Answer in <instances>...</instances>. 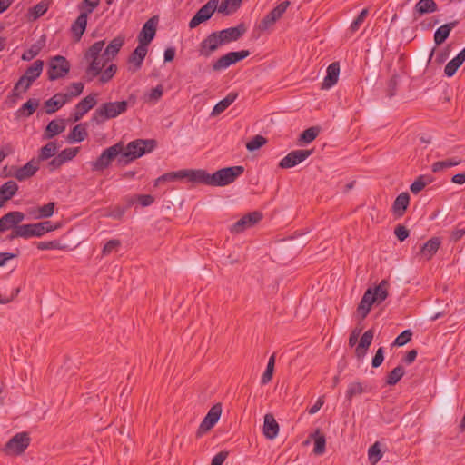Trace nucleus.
I'll return each instance as SVG.
<instances>
[{
	"instance_id": "473e14b6",
	"label": "nucleus",
	"mask_w": 465,
	"mask_h": 465,
	"mask_svg": "<svg viewBox=\"0 0 465 465\" xmlns=\"http://www.w3.org/2000/svg\"><path fill=\"white\" fill-rule=\"evenodd\" d=\"M279 432V424L274 419L273 415L267 413L264 416L263 434L268 440H273L277 437Z\"/></svg>"
},
{
	"instance_id": "412c9836",
	"label": "nucleus",
	"mask_w": 465,
	"mask_h": 465,
	"mask_svg": "<svg viewBox=\"0 0 465 465\" xmlns=\"http://www.w3.org/2000/svg\"><path fill=\"white\" fill-rule=\"evenodd\" d=\"M124 36L118 35L110 41L108 45L105 47L104 52L102 53V58L104 62H110L114 60L118 54L120 49L124 44Z\"/></svg>"
},
{
	"instance_id": "a211bd4d",
	"label": "nucleus",
	"mask_w": 465,
	"mask_h": 465,
	"mask_svg": "<svg viewBox=\"0 0 465 465\" xmlns=\"http://www.w3.org/2000/svg\"><path fill=\"white\" fill-rule=\"evenodd\" d=\"M38 170L39 163L33 158L22 167H12L9 175L22 182L34 176Z\"/></svg>"
},
{
	"instance_id": "7c9ffc66",
	"label": "nucleus",
	"mask_w": 465,
	"mask_h": 465,
	"mask_svg": "<svg viewBox=\"0 0 465 465\" xmlns=\"http://www.w3.org/2000/svg\"><path fill=\"white\" fill-rule=\"evenodd\" d=\"M340 64L338 62L331 63L327 67V74L323 79L322 89H330L336 84L339 79Z\"/></svg>"
},
{
	"instance_id": "cd10ccee",
	"label": "nucleus",
	"mask_w": 465,
	"mask_h": 465,
	"mask_svg": "<svg viewBox=\"0 0 465 465\" xmlns=\"http://www.w3.org/2000/svg\"><path fill=\"white\" fill-rule=\"evenodd\" d=\"M147 52V46L138 44L137 47L131 53L128 57V63L134 65V72L142 67Z\"/></svg>"
},
{
	"instance_id": "c756f323",
	"label": "nucleus",
	"mask_w": 465,
	"mask_h": 465,
	"mask_svg": "<svg viewBox=\"0 0 465 465\" xmlns=\"http://www.w3.org/2000/svg\"><path fill=\"white\" fill-rule=\"evenodd\" d=\"M371 288L367 289L364 292L360 303L357 307V313L360 316L361 320H363L367 317L371 308V305L375 302V299L371 297Z\"/></svg>"
},
{
	"instance_id": "bb28decb",
	"label": "nucleus",
	"mask_w": 465,
	"mask_h": 465,
	"mask_svg": "<svg viewBox=\"0 0 465 465\" xmlns=\"http://www.w3.org/2000/svg\"><path fill=\"white\" fill-rule=\"evenodd\" d=\"M39 104H40L39 99H36V98L28 99L15 113V119L30 117L36 111Z\"/></svg>"
},
{
	"instance_id": "0eeeda50",
	"label": "nucleus",
	"mask_w": 465,
	"mask_h": 465,
	"mask_svg": "<svg viewBox=\"0 0 465 465\" xmlns=\"http://www.w3.org/2000/svg\"><path fill=\"white\" fill-rule=\"evenodd\" d=\"M250 54L251 53L249 50L229 52L213 62L212 64V69L214 72L225 70L231 65L242 61Z\"/></svg>"
},
{
	"instance_id": "7ed1b4c3",
	"label": "nucleus",
	"mask_w": 465,
	"mask_h": 465,
	"mask_svg": "<svg viewBox=\"0 0 465 465\" xmlns=\"http://www.w3.org/2000/svg\"><path fill=\"white\" fill-rule=\"evenodd\" d=\"M104 40L96 41L84 53V59L89 62L85 69L84 78L87 82L93 81L101 73L108 62L102 58V51L104 47Z\"/></svg>"
},
{
	"instance_id": "49530a36",
	"label": "nucleus",
	"mask_w": 465,
	"mask_h": 465,
	"mask_svg": "<svg viewBox=\"0 0 465 465\" xmlns=\"http://www.w3.org/2000/svg\"><path fill=\"white\" fill-rule=\"evenodd\" d=\"M461 163V160L459 158H449L443 161L435 162L432 166V172L438 173L441 172L444 169L450 168L456 165H459Z\"/></svg>"
},
{
	"instance_id": "c9c22d12",
	"label": "nucleus",
	"mask_w": 465,
	"mask_h": 465,
	"mask_svg": "<svg viewBox=\"0 0 465 465\" xmlns=\"http://www.w3.org/2000/svg\"><path fill=\"white\" fill-rule=\"evenodd\" d=\"M88 136L86 124H79L73 127L67 136L68 143H81Z\"/></svg>"
},
{
	"instance_id": "8fccbe9b",
	"label": "nucleus",
	"mask_w": 465,
	"mask_h": 465,
	"mask_svg": "<svg viewBox=\"0 0 465 465\" xmlns=\"http://www.w3.org/2000/svg\"><path fill=\"white\" fill-rule=\"evenodd\" d=\"M163 94V87L162 84H158L151 89L150 93L144 94L143 100L145 103L155 104L162 98Z\"/></svg>"
},
{
	"instance_id": "9d476101",
	"label": "nucleus",
	"mask_w": 465,
	"mask_h": 465,
	"mask_svg": "<svg viewBox=\"0 0 465 465\" xmlns=\"http://www.w3.org/2000/svg\"><path fill=\"white\" fill-rule=\"evenodd\" d=\"M29 444L30 437L27 432L16 433L5 443L4 451L8 455H20Z\"/></svg>"
},
{
	"instance_id": "052dcab7",
	"label": "nucleus",
	"mask_w": 465,
	"mask_h": 465,
	"mask_svg": "<svg viewBox=\"0 0 465 465\" xmlns=\"http://www.w3.org/2000/svg\"><path fill=\"white\" fill-rule=\"evenodd\" d=\"M368 14H369V11L367 8H364L360 12V14L357 15V17L352 21V23L350 25V31L351 33H355L360 29L361 25L365 21Z\"/></svg>"
},
{
	"instance_id": "e2e57ef3",
	"label": "nucleus",
	"mask_w": 465,
	"mask_h": 465,
	"mask_svg": "<svg viewBox=\"0 0 465 465\" xmlns=\"http://www.w3.org/2000/svg\"><path fill=\"white\" fill-rule=\"evenodd\" d=\"M412 337V331L410 329L403 331L401 334H399L394 341L392 342V346L401 347L407 344Z\"/></svg>"
},
{
	"instance_id": "de8ad7c7",
	"label": "nucleus",
	"mask_w": 465,
	"mask_h": 465,
	"mask_svg": "<svg viewBox=\"0 0 465 465\" xmlns=\"http://www.w3.org/2000/svg\"><path fill=\"white\" fill-rule=\"evenodd\" d=\"M383 456L381 450V443L379 441L374 442L368 450V458L372 465L379 462Z\"/></svg>"
},
{
	"instance_id": "6ab92c4d",
	"label": "nucleus",
	"mask_w": 465,
	"mask_h": 465,
	"mask_svg": "<svg viewBox=\"0 0 465 465\" xmlns=\"http://www.w3.org/2000/svg\"><path fill=\"white\" fill-rule=\"evenodd\" d=\"M247 31V27L244 23H240L236 26L229 27L220 31H216L223 45L229 44L239 40Z\"/></svg>"
},
{
	"instance_id": "f3484780",
	"label": "nucleus",
	"mask_w": 465,
	"mask_h": 465,
	"mask_svg": "<svg viewBox=\"0 0 465 465\" xmlns=\"http://www.w3.org/2000/svg\"><path fill=\"white\" fill-rule=\"evenodd\" d=\"M222 414V404L216 403L214 404L207 412L206 416L203 418L201 422L197 434L200 436L203 433L210 430L214 425L218 422Z\"/></svg>"
},
{
	"instance_id": "3c124183",
	"label": "nucleus",
	"mask_w": 465,
	"mask_h": 465,
	"mask_svg": "<svg viewBox=\"0 0 465 465\" xmlns=\"http://www.w3.org/2000/svg\"><path fill=\"white\" fill-rule=\"evenodd\" d=\"M363 392L364 389L362 387V384L359 381H354L348 385L345 397L346 400L351 403L353 397L361 395Z\"/></svg>"
},
{
	"instance_id": "2eb2a0df",
	"label": "nucleus",
	"mask_w": 465,
	"mask_h": 465,
	"mask_svg": "<svg viewBox=\"0 0 465 465\" xmlns=\"http://www.w3.org/2000/svg\"><path fill=\"white\" fill-rule=\"evenodd\" d=\"M223 45L219 35L215 32L209 34L199 44L198 52L201 56L210 57L220 46Z\"/></svg>"
},
{
	"instance_id": "c03bdc74",
	"label": "nucleus",
	"mask_w": 465,
	"mask_h": 465,
	"mask_svg": "<svg viewBox=\"0 0 465 465\" xmlns=\"http://www.w3.org/2000/svg\"><path fill=\"white\" fill-rule=\"evenodd\" d=\"M388 282L386 280H382L379 285H377L374 289H371V294H372V298L375 299V302H383L387 296H388V292H387V286H388Z\"/></svg>"
},
{
	"instance_id": "72a5a7b5",
	"label": "nucleus",
	"mask_w": 465,
	"mask_h": 465,
	"mask_svg": "<svg viewBox=\"0 0 465 465\" xmlns=\"http://www.w3.org/2000/svg\"><path fill=\"white\" fill-rule=\"evenodd\" d=\"M410 204V195L404 192L400 193L393 202L392 212L395 216L401 217Z\"/></svg>"
},
{
	"instance_id": "13d9d810",
	"label": "nucleus",
	"mask_w": 465,
	"mask_h": 465,
	"mask_svg": "<svg viewBox=\"0 0 465 465\" xmlns=\"http://www.w3.org/2000/svg\"><path fill=\"white\" fill-rule=\"evenodd\" d=\"M277 18L272 14V13H268L262 20L261 22L259 23V25H257L258 29L261 31V32H264V31H267L269 30L276 22H277Z\"/></svg>"
},
{
	"instance_id": "a18cd8bd",
	"label": "nucleus",
	"mask_w": 465,
	"mask_h": 465,
	"mask_svg": "<svg viewBox=\"0 0 465 465\" xmlns=\"http://www.w3.org/2000/svg\"><path fill=\"white\" fill-rule=\"evenodd\" d=\"M405 374V370L402 365H398L391 370L386 377V384L390 386L396 385Z\"/></svg>"
},
{
	"instance_id": "f8f14e48",
	"label": "nucleus",
	"mask_w": 465,
	"mask_h": 465,
	"mask_svg": "<svg viewBox=\"0 0 465 465\" xmlns=\"http://www.w3.org/2000/svg\"><path fill=\"white\" fill-rule=\"evenodd\" d=\"M97 94H91L87 96H85L84 99H82L74 109V112L70 115V121L72 122H78L80 121L83 116L88 113L91 109H93L96 104Z\"/></svg>"
},
{
	"instance_id": "dca6fc26",
	"label": "nucleus",
	"mask_w": 465,
	"mask_h": 465,
	"mask_svg": "<svg viewBox=\"0 0 465 465\" xmlns=\"http://www.w3.org/2000/svg\"><path fill=\"white\" fill-rule=\"evenodd\" d=\"M157 24L158 16H153L143 24L137 37L138 44L148 47L155 36Z\"/></svg>"
},
{
	"instance_id": "774afa93",
	"label": "nucleus",
	"mask_w": 465,
	"mask_h": 465,
	"mask_svg": "<svg viewBox=\"0 0 465 465\" xmlns=\"http://www.w3.org/2000/svg\"><path fill=\"white\" fill-rule=\"evenodd\" d=\"M99 3L100 0H84L79 5V9L82 13H87L88 15L99 5Z\"/></svg>"
},
{
	"instance_id": "09e8293b",
	"label": "nucleus",
	"mask_w": 465,
	"mask_h": 465,
	"mask_svg": "<svg viewBox=\"0 0 465 465\" xmlns=\"http://www.w3.org/2000/svg\"><path fill=\"white\" fill-rule=\"evenodd\" d=\"M274 367H275V354L273 353L269 358L266 369L262 375L261 383L262 385L267 384L268 382H270L272 381V376H273Z\"/></svg>"
},
{
	"instance_id": "e433bc0d",
	"label": "nucleus",
	"mask_w": 465,
	"mask_h": 465,
	"mask_svg": "<svg viewBox=\"0 0 465 465\" xmlns=\"http://www.w3.org/2000/svg\"><path fill=\"white\" fill-rule=\"evenodd\" d=\"M437 10L438 5L434 0H419L414 6L413 14L414 15H418L420 16L425 14L436 12Z\"/></svg>"
},
{
	"instance_id": "9b49d317",
	"label": "nucleus",
	"mask_w": 465,
	"mask_h": 465,
	"mask_svg": "<svg viewBox=\"0 0 465 465\" xmlns=\"http://www.w3.org/2000/svg\"><path fill=\"white\" fill-rule=\"evenodd\" d=\"M219 0H209L193 16L189 22V28H196L200 24L208 21L217 9Z\"/></svg>"
},
{
	"instance_id": "69168bd1",
	"label": "nucleus",
	"mask_w": 465,
	"mask_h": 465,
	"mask_svg": "<svg viewBox=\"0 0 465 465\" xmlns=\"http://www.w3.org/2000/svg\"><path fill=\"white\" fill-rule=\"evenodd\" d=\"M121 246V241L118 239L109 240L104 246L102 250V254L104 256H107L114 252H117L118 248Z\"/></svg>"
},
{
	"instance_id": "393cba45",
	"label": "nucleus",
	"mask_w": 465,
	"mask_h": 465,
	"mask_svg": "<svg viewBox=\"0 0 465 465\" xmlns=\"http://www.w3.org/2000/svg\"><path fill=\"white\" fill-rule=\"evenodd\" d=\"M87 19V13L81 12L77 18L74 20V22L72 24L71 32L73 34L74 41L78 42L81 40L84 33L86 30Z\"/></svg>"
},
{
	"instance_id": "423d86ee",
	"label": "nucleus",
	"mask_w": 465,
	"mask_h": 465,
	"mask_svg": "<svg viewBox=\"0 0 465 465\" xmlns=\"http://www.w3.org/2000/svg\"><path fill=\"white\" fill-rule=\"evenodd\" d=\"M198 169H182L175 172L166 173L159 176L153 183L154 187L167 182H174L177 180L186 179L188 182L197 183Z\"/></svg>"
},
{
	"instance_id": "680f3d73",
	"label": "nucleus",
	"mask_w": 465,
	"mask_h": 465,
	"mask_svg": "<svg viewBox=\"0 0 465 465\" xmlns=\"http://www.w3.org/2000/svg\"><path fill=\"white\" fill-rule=\"evenodd\" d=\"M84 87V85L81 82L72 83L68 86V92L64 93V94H65L70 101L71 98L79 96L83 93Z\"/></svg>"
},
{
	"instance_id": "20e7f679",
	"label": "nucleus",
	"mask_w": 465,
	"mask_h": 465,
	"mask_svg": "<svg viewBox=\"0 0 465 465\" xmlns=\"http://www.w3.org/2000/svg\"><path fill=\"white\" fill-rule=\"evenodd\" d=\"M128 109L127 101L106 102L102 104L92 114L93 124H102L109 119L124 114Z\"/></svg>"
},
{
	"instance_id": "4468645a",
	"label": "nucleus",
	"mask_w": 465,
	"mask_h": 465,
	"mask_svg": "<svg viewBox=\"0 0 465 465\" xmlns=\"http://www.w3.org/2000/svg\"><path fill=\"white\" fill-rule=\"evenodd\" d=\"M262 217V213L259 211L248 213L232 225L231 232L232 233L242 232L259 223Z\"/></svg>"
},
{
	"instance_id": "ddd939ff",
	"label": "nucleus",
	"mask_w": 465,
	"mask_h": 465,
	"mask_svg": "<svg viewBox=\"0 0 465 465\" xmlns=\"http://www.w3.org/2000/svg\"><path fill=\"white\" fill-rule=\"evenodd\" d=\"M312 150L300 149L290 152L279 163L282 169L292 168L312 155Z\"/></svg>"
},
{
	"instance_id": "ea45409f",
	"label": "nucleus",
	"mask_w": 465,
	"mask_h": 465,
	"mask_svg": "<svg viewBox=\"0 0 465 465\" xmlns=\"http://www.w3.org/2000/svg\"><path fill=\"white\" fill-rule=\"evenodd\" d=\"M59 145L56 142H49L40 149L39 154L35 161L39 163L40 162L45 161L55 155Z\"/></svg>"
},
{
	"instance_id": "4d7b16f0",
	"label": "nucleus",
	"mask_w": 465,
	"mask_h": 465,
	"mask_svg": "<svg viewBox=\"0 0 465 465\" xmlns=\"http://www.w3.org/2000/svg\"><path fill=\"white\" fill-rule=\"evenodd\" d=\"M23 89L24 85H19L15 91V84L14 85L11 93L6 97V104H8L9 107L15 106L18 100L22 98Z\"/></svg>"
},
{
	"instance_id": "2f4dec72",
	"label": "nucleus",
	"mask_w": 465,
	"mask_h": 465,
	"mask_svg": "<svg viewBox=\"0 0 465 465\" xmlns=\"http://www.w3.org/2000/svg\"><path fill=\"white\" fill-rule=\"evenodd\" d=\"M17 191L18 184L15 181L9 180L3 183L0 186V208L5 202L12 199L16 194Z\"/></svg>"
},
{
	"instance_id": "5701e85b",
	"label": "nucleus",
	"mask_w": 465,
	"mask_h": 465,
	"mask_svg": "<svg viewBox=\"0 0 465 465\" xmlns=\"http://www.w3.org/2000/svg\"><path fill=\"white\" fill-rule=\"evenodd\" d=\"M36 237L34 223L20 224L15 227V231H12L5 238L7 241H13L15 238L30 239Z\"/></svg>"
},
{
	"instance_id": "b1692460",
	"label": "nucleus",
	"mask_w": 465,
	"mask_h": 465,
	"mask_svg": "<svg viewBox=\"0 0 465 465\" xmlns=\"http://www.w3.org/2000/svg\"><path fill=\"white\" fill-rule=\"evenodd\" d=\"M68 102L69 100L64 93H58L45 102V112L48 114H54Z\"/></svg>"
},
{
	"instance_id": "4be33fe9",
	"label": "nucleus",
	"mask_w": 465,
	"mask_h": 465,
	"mask_svg": "<svg viewBox=\"0 0 465 465\" xmlns=\"http://www.w3.org/2000/svg\"><path fill=\"white\" fill-rule=\"evenodd\" d=\"M66 128V120L57 118L50 121L44 131L45 139H53L54 136L63 133Z\"/></svg>"
},
{
	"instance_id": "864d4df0",
	"label": "nucleus",
	"mask_w": 465,
	"mask_h": 465,
	"mask_svg": "<svg viewBox=\"0 0 465 465\" xmlns=\"http://www.w3.org/2000/svg\"><path fill=\"white\" fill-rule=\"evenodd\" d=\"M35 244L36 245L37 249L41 251L64 250L66 248L65 245L62 244L58 240H53L49 242H35Z\"/></svg>"
},
{
	"instance_id": "f257e3e1",
	"label": "nucleus",
	"mask_w": 465,
	"mask_h": 465,
	"mask_svg": "<svg viewBox=\"0 0 465 465\" xmlns=\"http://www.w3.org/2000/svg\"><path fill=\"white\" fill-rule=\"evenodd\" d=\"M243 173L244 167L242 165L224 167L212 174L203 169H198L197 183L223 187L235 182Z\"/></svg>"
},
{
	"instance_id": "a878e982",
	"label": "nucleus",
	"mask_w": 465,
	"mask_h": 465,
	"mask_svg": "<svg viewBox=\"0 0 465 465\" xmlns=\"http://www.w3.org/2000/svg\"><path fill=\"white\" fill-rule=\"evenodd\" d=\"M440 244L441 239L440 237H432L420 247V254L429 261L436 254Z\"/></svg>"
},
{
	"instance_id": "6e6552de",
	"label": "nucleus",
	"mask_w": 465,
	"mask_h": 465,
	"mask_svg": "<svg viewBox=\"0 0 465 465\" xmlns=\"http://www.w3.org/2000/svg\"><path fill=\"white\" fill-rule=\"evenodd\" d=\"M69 61L62 55H55L52 57L48 63V79L54 81L64 77L70 71Z\"/></svg>"
},
{
	"instance_id": "6e6d98bb",
	"label": "nucleus",
	"mask_w": 465,
	"mask_h": 465,
	"mask_svg": "<svg viewBox=\"0 0 465 465\" xmlns=\"http://www.w3.org/2000/svg\"><path fill=\"white\" fill-rule=\"evenodd\" d=\"M267 143V139L262 135H255L247 143L246 148L249 152H254L260 149Z\"/></svg>"
},
{
	"instance_id": "c85d7f7f",
	"label": "nucleus",
	"mask_w": 465,
	"mask_h": 465,
	"mask_svg": "<svg viewBox=\"0 0 465 465\" xmlns=\"http://www.w3.org/2000/svg\"><path fill=\"white\" fill-rule=\"evenodd\" d=\"M459 24L458 20L444 24L438 27L434 33V42L436 45H440L449 37L451 30L455 28Z\"/></svg>"
},
{
	"instance_id": "1a4fd4ad",
	"label": "nucleus",
	"mask_w": 465,
	"mask_h": 465,
	"mask_svg": "<svg viewBox=\"0 0 465 465\" xmlns=\"http://www.w3.org/2000/svg\"><path fill=\"white\" fill-rule=\"evenodd\" d=\"M44 62L42 60H35L27 69L25 74L15 83V90L19 85H24L23 92H26L33 83L41 75L43 71Z\"/></svg>"
},
{
	"instance_id": "603ef678",
	"label": "nucleus",
	"mask_w": 465,
	"mask_h": 465,
	"mask_svg": "<svg viewBox=\"0 0 465 465\" xmlns=\"http://www.w3.org/2000/svg\"><path fill=\"white\" fill-rule=\"evenodd\" d=\"M320 128L312 126L304 130L299 137V141L303 143H312L319 134Z\"/></svg>"
},
{
	"instance_id": "aec40b11",
	"label": "nucleus",
	"mask_w": 465,
	"mask_h": 465,
	"mask_svg": "<svg viewBox=\"0 0 465 465\" xmlns=\"http://www.w3.org/2000/svg\"><path fill=\"white\" fill-rule=\"evenodd\" d=\"M25 218L24 213L19 211H12L0 218V232L7 230L15 231V227H18L19 223H22Z\"/></svg>"
},
{
	"instance_id": "79ce46f5",
	"label": "nucleus",
	"mask_w": 465,
	"mask_h": 465,
	"mask_svg": "<svg viewBox=\"0 0 465 465\" xmlns=\"http://www.w3.org/2000/svg\"><path fill=\"white\" fill-rule=\"evenodd\" d=\"M314 440L313 453L316 455H322L326 450V439L323 434L317 430L311 435Z\"/></svg>"
},
{
	"instance_id": "4c0bfd02",
	"label": "nucleus",
	"mask_w": 465,
	"mask_h": 465,
	"mask_svg": "<svg viewBox=\"0 0 465 465\" xmlns=\"http://www.w3.org/2000/svg\"><path fill=\"white\" fill-rule=\"evenodd\" d=\"M45 45V35H43L39 40L33 44L29 49L25 51L21 56L23 61H31L37 56Z\"/></svg>"
},
{
	"instance_id": "f03ea898",
	"label": "nucleus",
	"mask_w": 465,
	"mask_h": 465,
	"mask_svg": "<svg viewBox=\"0 0 465 465\" xmlns=\"http://www.w3.org/2000/svg\"><path fill=\"white\" fill-rule=\"evenodd\" d=\"M157 146L154 139H135L123 149L119 166H126L143 155L153 152Z\"/></svg>"
},
{
	"instance_id": "58836bf2",
	"label": "nucleus",
	"mask_w": 465,
	"mask_h": 465,
	"mask_svg": "<svg viewBox=\"0 0 465 465\" xmlns=\"http://www.w3.org/2000/svg\"><path fill=\"white\" fill-rule=\"evenodd\" d=\"M238 97V94L234 92L229 93L223 99L219 101L211 113V115H219L224 112Z\"/></svg>"
},
{
	"instance_id": "39448f33",
	"label": "nucleus",
	"mask_w": 465,
	"mask_h": 465,
	"mask_svg": "<svg viewBox=\"0 0 465 465\" xmlns=\"http://www.w3.org/2000/svg\"><path fill=\"white\" fill-rule=\"evenodd\" d=\"M123 149V142L116 143L104 149L100 156L94 162L91 163L92 170L94 172H103L107 169L114 160H117V164L119 165Z\"/></svg>"
},
{
	"instance_id": "a19ab883",
	"label": "nucleus",
	"mask_w": 465,
	"mask_h": 465,
	"mask_svg": "<svg viewBox=\"0 0 465 465\" xmlns=\"http://www.w3.org/2000/svg\"><path fill=\"white\" fill-rule=\"evenodd\" d=\"M433 182V178L430 175H420L411 184L410 190L413 194H418L421 192L428 184Z\"/></svg>"
},
{
	"instance_id": "37998d69",
	"label": "nucleus",
	"mask_w": 465,
	"mask_h": 465,
	"mask_svg": "<svg viewBox=\"0 0 465 465\" xmlns=\"http://www.w3.org/2000/svg\"><path fill=\"white\" fill-rule=\"evenodd\" d=\"M36 237L40 238L45 233L55 231L59 228V225L54 224L51 221H45L37 223H34Z\"/></svg>"
},
{
	"instance_id": "338daca9",
	"label": "nucleus",
	"mask_w": 465,
	"mask_h": 465,
	"mask_svg": "<svg viewBox=\"0 0 465 465\" xmlns=\"http://www.w3.org/2000/svg\"><path fill=\"white\" fill-rule=\"evenodd\" d=\"M374 331L370 329L366 331L360 339L359 345L361 349L368 350L373 340Z\"/></svg>"
},
{
	"instance_id": "0e129e2a",
	"label": "nucleus",
	"mask_w": 465,
	"mask_h": 465,
	"mask_svg": "<svg viewBox=\"0 0 465 465\" xmlns=\"http://www.w3.org/2000/svg\"><path fill=\"white\" fill-rule=\"evenodd\" d=\"M79 150V147L65 148L63 151H61L57 155L65 163L66 162L73 160L78 154Z\"/></svg>"
},
{
	"instance_id": "f704fd0d",
	"label": "nucleus",
	"mask_w": 465,
	"mask_h": 465,
	"mask_svg": "<svg viewBox=\"0 0 465 465\" xmlns=\"http://www.w3.org/2000/svg\"><path fill=\"white\" fill-rule=\"evenodd\" d=\"M465 61V47L444 68V74L448 77L453 76Z\"/></svg>"
},
{
	"instance_id": "bf43d9fd",
	"label": "nucleus",
	"mask_w": 465,
	"mask_h": 465,
	"mask_svg": "<svg viewBox=\"0 0 465 465\" xmlns=\"http://www.w3.org/2000/svg\"><path fill=\"white\" fill-rule=\"evenodd\" d=\"M116 72H117L116 64H110L104 71L102 70V73L99 74L100 75V78H99L100 83L101 84L108 83L114 76Z\"/></svg>"
},
{
	"instance_id": "5fc2aeb1",
	"label": "nucleus",
	"mask_w": 465,
	"mask_h": 465,
	"mask_svg": "<svg viewBox=\"0 0 465 465\" xmlns=\"http://www.w3.org/2000/svg\"><path fill=\"white\" fill-rule=\"evenodd\" d=\"M55 203L50 202L38 208L37 214L35 216L37 219L49 218L54 214Z\"/></svg>"
}]
</instances>
